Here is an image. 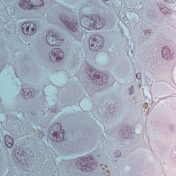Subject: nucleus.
Masks as SVG:
<instances>
[{
  "label": "nucleus",
  "mask_w": 176,
  "mask_h": 176,
  "mask_svg": "<svg viewBox=\"0 0 176 176\" xmlns=\"http://www.w3.org/2000/svg\"><path fill=\"white\" fill-rule=\"evenodd\" d=\"M80 24L85 30L91 31V30H100L104 25H105V21L102 20L101 18L98 16H96L94 18H90L87 16H83L80 18Z\"/></svg>",
  "instance_id": "f257e3e1"
},
{
  "label": "nucleus",
  "mask_w": 176,
  "mask_h": 176,
  "mask_svg": "<svg viewBox=\"0 0 176 176\" xmlns=\"http://www.w3.org/2000/svg\"><path fill=\"white\" fill-rule=\"evenodd\" d=\"M72 163H74L77 167H81V170L84 173H89L91 170H96L98 166L93 155L82 159L78 158L76 161H72Z\"/></svg>",
  "instance_id": "f03ea898"
},
{
  "label": "nucleus",
  "mask_w": 176,
  "mask_h": 176,
  "mask_svg": "<svg viewBox=\"0 0 176 176\" xmlns=\"http://www.w3.org/2000/svg\"><path fill=\"white\" fill-rule=\"evenodd\" d=\"M59 19L61 23H63L65 27L69 30V31H71L74 34H78V28H79V26L78 25L77 16L69 18L65 14H63L59 15Z\"/></svg>",
  "instance_id": "7ed1b4c3"
},
{
  "label": "nucleus",
  "mask_w": 176,
  "mask_h": 176,
  "mask_svg": "<svg viewBox=\"0 0 176 176\" xmlns=\"http://www.w3.org/2000/svg\"><path fill=\"white\" fill-rule=\"evenodd\" d=\"M89 78L94 85H98L99 86H102L108 82V75L104 74V72H96V70L91 69L89 71Z\"/></svg>",
  "instance_id": "20e7f679"
},
{
  "label": "nucleus",
  "mask_w": 176,
  "mask_h": 176,
  "mask_svg": "<svg viewBox=\"0 0 176 176\" xmlns=\"http://www.w3.org/2000/svg\"><path fill=\"white\" fill-rule=\"evenodd\" d=\"M104 37L98 34L92 36L89 40V49L92 52H97L104 47Z\"/></svg>",
  "instance_id": "39448f33"
},
{
  "label": "nucleus",
  "mask_w": 176,
  "mask_h": 176,
  "mask_svg": "<svg viewBox=\"0 0 176 176\" xmlns=\"http://www.w3.org/2000/svg\"><path fill=\"white\" fill-rule=\"evenodd\" d=\"M44 5L43 0H20L19 1L20 7L28 10L31 9L36 10L39 6H43Z\"/></svg>",
  "instance_id": "423d86ee"
},
{
  "label": "nucleus",
  "mask_w": 176,
  "mask_h": 176,
  "mask_svg": "<svg viewBox=\"0 0 176 176\" xmlns=\"http://www.w3.org/2000/svg\"><path fill=\"white\" fill-rule=\"evenodd\" d=\"M52 129L54 130L52 137L56 142H61V141H64L65 140L64 138L65 130L62 129L60 124L56 123L53 124Z\"/></svg>",
  "instance_id": "0eeeda50"
},
{
  "label": "nucleus",
  "mask_w": 176,
  "mask_h": 176,
  "mask_svg": "<svg viewBox=\"0 0 176 176\" xmlns=\"http://www.w3.org/2000/svg\"><path fill=\"white\" fill-rule=\"evenodd\" d=\"M14 159L17 160V162H19V163H21V164H23V166H26V167H28V164L31 163V161H30V159L27 156V154L24 152V151L21 148H19V150H16L14 153Z\"/></svg>",
  "instance_id": "6e6552de"
},
{
  "label": "nucleus",
  "mask_w": 176,
  "mask_h": 176,
  "mask_svg": "<svg viewBox=\"0 0 176 176\" xmlns=\"http://www.w3.org/2000/svg\"><path fill=\"white\" fill-rule=\"evenodd\" d=\"M21 30L25 35H34L36 32V25L34 22H25L21 25Z\"/></svg>",
  "instance_id": "1a4fd4ad"
},
{
  "label": "nucleus",
  "mask_w": 176,
  "mask_h": 176,
  "mask_svg": "<svg viewBox=\"0 0 176 176\" xmlns=\"http://www.w3.org/2000/svg\"><path fill=\"white\" fill-rule=\"evenodd\" d=\"M64 58V52L60 48H54L50 53V60L52 63L61 61Z\"/></svg>",
  "instance_id": "9d476101"
},
{
  "label": "nucleus",
  "mask_w": 176,
  "mask_h": 176,
  "mask_svg": "<svg viewBox=\"0 0 176 176\" xmlns=\"http://www.w3.org/2000/svg\"><path fill=\"white\" fill-rule=\"evenodd\" d=\"M46 41L50 46H61L63 44L60 36L56 34H47Z\"/></svg>",
  "instance_id": "9b49d317"
},
{
  "label": "nucleus",
  "mask_w": 176,
  "mask_h": 176,
  "mask_svg": "<svg viewBox=\"0 0 176 176\" xmlns=\"http://www.w3.org/2000/svg\"><path fill=\"white\" fill-rule=\"evenodd\" d=\"M162 56L164 60H171L173 58V52L168 47H164L162 50Z\"/></svg>",
  "instance_id": "f8f14e48"
},
{
  "label": "nucleus",
  "mask_w": 176,
  "mask_h": 176,
  "mask_svg": "<svg viewBox=\"0 0 176 176\" xmlns=\"http://www.w3.org/2000/svg\"><path fill=\"white\" fill-rule=\"evenodd\" d=\"M21 94L23 96V98L26 99L32 98V97H35V91H32L31 88H23L21 91Z\"/></svg>",
  "instance_id": "ddd939ff"
},
{
  "label": "nucleus",
  "mask_w": 176,
  "mask_h": 176,
  "mask_svg": "<svg viewBox=\"0 0 176 176\" xmlns=\"http://www.w3.org/2000/svg\"><path fill=\"white\" fill-rule=\"evenodd\" d=\"M5 143L7 148H13L14 140L13 138L9 135H6L4 137Z\"/></svg>",
  "instance_id": "4468645a"
},
{
  "label": "nucleus",
  "mask_w": 176,
  "mask_h": 176,
  "mask_svg": "<svg viewBox=\"0 0 176 176\" xmlns=\"http://www.w3.org/2000/svg\"><path fill=\"white\" fill-rule=\"evenodd\" d=\"M119 135H121L122 137V138H125L129 140V138H132L133 137H131V135H133V132H131V133H129V131L127 130H121L119 132Z\"/></svg>",
  "instance_id": "2eb2a0df"
},
{
  "label": "nucleus",
  "mask_w": 176,
  "mask_h": 176,
  "mask_svg": "<svg viewBox=\"0 0 176 176\" xmlns=\"http://www.w3.org/2000/svg\"><path fill=\"white\" fill-rule=\"evenodd\" d=\"M135 91H134V87H131L130 89H129V96H133V94H134Z\"/></svg>",
  "instance_id": "dca6fc26"
},
{
  "label": "nucleus",
  "mask_w": 176,
  "mask_h": 176,
  "mask_svg": "<svg viewBox=\"0 0 176 176\" xmlns=\"http://www.w3.org/2000/svg\"><path fill=\"white\" fill-rule=\"evenodd\" d=\"M113 107L112 105L109 106V109L108 111L109 113H113L115 112V108H113ZM113 108V109H112Z\"/></svg>",
  "instance_id": "f3484780"
},
{
  "label": "nucleus",
  "mask_w": 176,
  "mask_h": 176,
  "mask_svg": "<svg viewBox=\"0 0 176 176\" xmlns=\"http://www.w3.org/2000/svg\"><path fill=\"white\" fill-rule=\"evenodd\" d=\"M24 174H26L27 176H32L31 172L29 170H23Z\"/></svg>",
  "instance_id": "a211bd4d"
},
{
  "label": "nucleus",
  "mask_w": 176,
  "mask_h": 176,
  "mask_svg": "<svg viewBox=\"0 0 176 176\" xmlns=\"http://www.w3.org/2000/svg\"><path fill=\"white\" fill-rule=\"evenodd\" d=\"M120 155H122V153L120 152V151H116V153H115V156H116V157L120 156Z\"/></svg>",
  "instance_id": "6ab92c4d"
},
{
  "label": "nucleus",
  "mask_w": 176,
  "mask_h": 176,
  "mask_svg": "<svg viewBox=\"0 0 176 176\" xmlns=\"http://www.w3.org/2000/svg\"><path fill=\"white\" fill-rule=\"evenodd\" d=\"M136 78L137 79H141V73H137L136 74Z\"/></svg>",
  "instance_id": "aec40b11"
},
{
  "label": "nucleus",
  "mask_w": 176,
  "mask_h": 176,
  "mask_svg": "<svg viewBox=\"0 0 176 176\" xmlns=\"http://www.w3.org/2000/svg\"><path fill=\"white\" fill-rule=\"evenodd\" d=\"M51 112H55V113H56L58 112V110H57V109H52L51 110Z\"/></svg>",
  "instance_id": "412c9836"
},
{
  "label": "nucleus",
  "mask_w": 176,
  "mask_h": 176,
  "mask_svg": "<svg viewBox=\"0 0 176 176\" xmlns=\"http://www.w3.org/2000/svg\"><path fill=\"white\" fill-rule=\"evenodd\" d=\"M165 2H170V0H164Z\"/></svg>",
  "instance_id": "4be33fe9"
},
{
  "label": "nucleus",
  "mask_w": 176,
  "mask_h": 176,
  "mask_svg": "<svg viewBox=\"0 0 176 176\" xmlns=\"http://www.w3.org/2000/svg\"><path fill=\"white\" fill-rule=\"evenodd\" d=\"M73 36H76V35L73 34Z\"/></svg>",
  "instance_id": "5701e85b"
}]
</instances>
